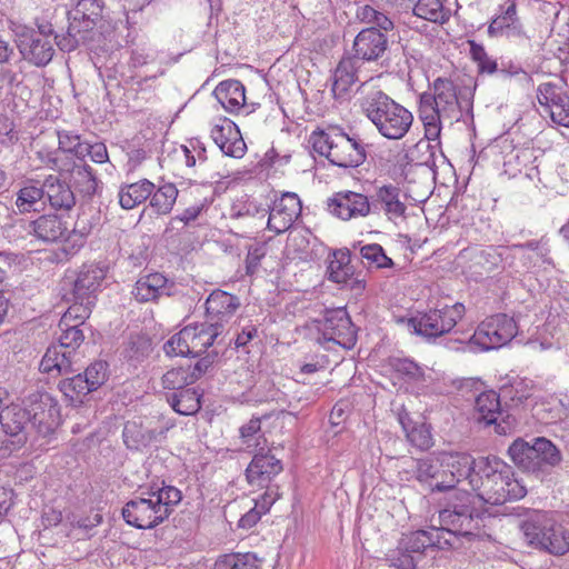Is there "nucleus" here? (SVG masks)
Instances as JSON below:
<instances>
[{
  "label": "nucleus",
  "instance_id": "nucleus-1",
  "mask_svg": "<svg viewBox=\"0 0 569 569\" xmlns=\"http://www.w3.org/2000/svg\"><path fill=\"white\" fill-rule=\"evenodd\" d=\"M477 472L471 479V489L485 505H503L527 493L526 487L515 478L512 467L497 456L480 457Z\"/></svg>",
  "mask_w": 569,
  "mask_h": 569
},
{
  "label": "nucleus",
  "instance_id": "nucleus-2",
  "mask_svg": "<svg viewBox=\"0 0 569 569\" xmlns=\"http://www.w3.org/2000/svg\"><path fill=\"white\" fill-rule=\"evenodd\" d=\"M418 113L428 139L439 138L442 121L450 124L459 121L462 111L455 82L448 78H437L430 91L420 94Z\"/></svg>",
  "mask_w": 569,
  "mask_h": 569
},
{
  "label": "nucleus",
  "instance_id": "nucleus-3",
  "mask_svg": "<svg viewBox=\"0 0 569 569\" xmlns=\"http://www.w3.org/2000/svg\"><path fill=\"white\" fill-rule=\"evenodd\" d=\"M146 495L129 500L122 508L124 521L138 529H152L162 523L182 499L179 489L164 482L161 487L152 483Z\"/></svg>",
  "mask_w": 569,
  "mask_h": 569
},
{
  "label": "nucleus",
  "instance_id": "nucleus-4",
  "mask_svg": "<svg viewBox=\"0 0 569 569\" xmlns=\"http://www.w3.org/2000/svg\"><path fill=\"white\" fill-rule=\"evenodd\" d=\"M490 518L491 515L478 496L458 491L439 512V529L455 536L480 538L486 535V522Z\"/></svg>",
  "mask_w": 569,
  "mask_h": 569
},
{
  "label": "nucleus",
  "instance_id": "nucleus-5",
  "mask_svg": "<svg viewBox=\"0 0 569 569\" xmlns=\"http://www.w3.org/2000/svg\"><path fill=\"white\" fill-rule=\"evenodd\" d=\"M363 114L388 140H400L409 132L413 114L381 89H372L360 99Z\"/></svg>",
  "mask_w": 569,
  "mask_h": 569
},
{
  "label": "nucleus",
  "instance_id": "nucleus-6",
  "mask_svg": "<svg viewBox=\"0 0 569 569\" xmlns=\"http://www.w3.org/2000/svg\"><path fill=\"white\" fill-rule=\"evenodd\" d=\"M356 18L368 28L362 29L352 43V54L361 62H376L381 59L389 46V32L393 31V21L382 11L370 4L358 6Z\"/></svg>",
  "mask_w": 569,
  "mask_h": 569
},
{
  "label": "nucleus",
  "instance_id": "nucleus-7",
  "mask_svg": "<svg viewBox=\"0 0 569 569\" xmlns=\"http://www.w3.org/2000/svg\"><path fill=\"white\" fill-rule=\"evenodd\" d=\"M36 28L18 26L16 43L22 58L36 67H46L54 56L56 33L53 24L43 19L34 20Z\"/></svg>",
  "mask_w": 569,
  "mask_h": 569
},
{
  "label": "nucleus",
  "instance_id": "nucleus-8",
  "mask_svg": "<svg viewBox=\"0 0 569 569\" xmlns=\"http://www.w3.org/2000/svg\"><path fill=\"white\" fill-rule=\"evenodd\" d=\"M527 541L553 556L569 551V531L547 512L536 511L521 525Z\"/></svg>",
  "mask_w": 569,
  "mask_h": 569
},
{
  "label": "nucleus",
  "instance_id": "nucleus-9",
  "mask_svg": "<svg viewBox=\"0 0 569 569\" xmlns=\"http://www.w3.org/2000/svg\"><path fill=\"white\" fill-rule=\"evenodd\" d=\"M465 313L463 303L456 302L452 306L446 305L442 308L430 309L420 317L411 318L409 325L417 335L430 341L451 333Z\"/></svg>",
  "mask_w": 569,
  "mask_h": 569
},
{
  "label": "nucleus",
  "instance_id": "nucleus-10",
  "mask_svg": "<svg viewBox=\"0 0 569 569\" xmlns=\"http://www.w3.org/2000/svg\"><path fill=\"white\" fill-rule=\"evenodd\" d=\"M517 335V323L506 313L493 315L483 320L471 335V343L478 351L498 349L510 342Z\"/></svg>",
  "mask_w": 569,
  "mask_h": 569
},
{
  "label": "nucleus",
  "instance_id": "nucleus-11",
  "mask_svg": "<svg viewBox=\"0 0 569 569\" xmlns=\"http://www.w3.org/2000/svg\"><path fill=\"white\" fill-rule=\"evenodd\" d=\"M14 228H21L27 234H31L36 239L46 243L61 241L66 244L68 222L57 213H44L34 220L19 218L12 223L6 226L7 237L11 236Z\"/></svg>",
  "mask_w": 569,
  "mask_h": 569
},
{
  "label": "nucleus",
  "instance_id": "nucleus-12",
  "mask_svg": "<svg viewBox=\"0 0 569 569\" xmlns=\"http://www.w3.org/2000/svg\"><path fill=\"white\" fill-rule=\"evenodd\" d=\"M319 341L333 342L345 349H351L357 342V329L345 308L327 310L319 322Z\"/></svg>",
  "mask_w": 569,
  "mask_h": 569
},
{
  "label": "nucleus",
  "instance_id": "nucleus-13",
  "mask_svg": "<svg viewBox=\"0 0 569 569\" xmlns=\"http://www.w3.org/2000/svg\"><path fill=\"white\" fill-rule=\"evenodd\" d=\"M107 270L98 264H82L72 276H67L71 284L70 296L76 299L97 300V292L100 291Z\"/></svg>",
  "mask_w": 569,
  "mask_h": 569
},
{
  "label": "nucleus",
  "instance_id": "nucleus-14",
  "mask_svg": "<svg viewBox=\"0 0 569 569\" xmlns=\"http://www.w3.org/2000/svg\"><path fill=\"white\" fill-rule=\"evenodd\" d=\"M171 427L172 425L152 429L144 425L141 417H137L124 423L122 430L123 442L128 449L141 451L152 445L163 442Z\"/></svg>",
  "mask_w": 569,
  "mask_h": 569
},
{
  "label": "nucleus",
  "instance_id": "nucleus-15",
  "mask_svg": "<svg viewBox=\"0 0 569 569\" xmlns=\"http://www.w3.org/2000/svg\"><path fill=\"white\" fill-rule=\"evenodd\" d=\"M365 146L358 136L350 137L338 129L329 161L341 168H356L366 161Z\"/></svg>",
  "mask_w": 569,
  "mask_h": 569
},
{
  "label": "nucleus",
  "instance_id": "nucleus-16",
  "mask_svg": "<svg viewBox=\"0 0 569 569\" xmlns=\"http://www.w3.org/2000/svg\"><path fill=\"white\" fill-rule=\"evenodd\" d=\"M490 37L528 38L518 12V0H508L499 6L498 13L488 27Z\"/></svg>",
  "mask_w": 569,
  "mask_h": 569
},
{
  "label": "nucleus",
  "instance_id": "nucleus-17",
  "mask_svg": "<svg viewBox=\"0 0 569 569\" xmlns=\"http://www.w3.org/2000/svg\"><path fill=\"white\" fill-rule=\"evenodd\" d=\"M174 282L163 273L141 274L132 287L131 295L138 303L158 302L163 296L174 295Z\"/></svg>",
  "mask_w": 569,
  "mask_h": 569
},
{
  "label": "nucleus",
  "instance_id": "nucleus-18",
  "mask_svg": "<svg viewBox=\"0 0 569 569\" xmlns=\"http://www.w3.org/2000/svg\"><path fill=\"white\" fill-rule=\"evenodd\" d=\"M302 204L293 192H286L274 200L268 218V229L280 234L287 231L300 217Z\"/></svg>",
  "mask_w": 569,
  "mask_h": 569
},
{
  "label": "nucleus",
  "instance_id": "nucleus-19",
  "mask_svg": "<svg viewBox=\"0 0 569 569\" xmlns=\"http://www.w3.org/2000/svg\"><path fill=\"white\" fill-rule=\"evenodd\" d=\"M328 211L342 219L366 217L371 213L369 198L362 193L353 191H341L333 194L327 201Z\"/></svg>",
  "mask_w": 569,
  "mask_h": 569
},
{
  "label": "nucleus",
  "instance_id": "nucleus-20",
  "mask_svg": "<svg viewBox=\"0 0 569 569\" xmlns=\"http://www.w3.org/2000/svg\"><path fill=\"white\" fill-rule=\"evenodd\" d=\"M211 138L223 154L232 158H242L247 144L237 124L228 118H219L210 131Z\"/></svg>",
  "mask_w": 569,
  "mask_h": 569
},
{
  "label": "nucleus",
  "instance_id": "nucleus-21",
  "mask_svg": "<svg viewBox=\"0 0 569 569\" xmlns=\"http://www.w3.org/2000/svg\"><path fill=\"white\" fill-rule=\"evenodd\" d=\"M445 469L447 491L452 490L462 480H468L471 487V479L478 475V459L468 453H440Z\"/></svg>",
  "mask_w": 569,
  "mask_h": 569
},
{
  "label": "nucleus",
  "instance_id": "nucleus-22",
  "mask_svg": "<svg viewBox=\"0 0 569 569\" xmlns=\"http://www.w3.org/2000/svg\"><path fill=\"white\" fill-rule=\"evenodd\" d=\"M537 99L555 123L569 128L568 94L562 92L557 86L546 82L538 87Z\"/></svg>",
  "mask_w": 569,
  "mask_h": 569
},
{
  "label": "nucleus",
  "instance_id": "nucleus-23",
  "mask_svg": "<svg viewBox=\"0 0 569 569\" xmlns=\"http://www.w3.org/2000/svg\"><path fill=\"white\" fill-rule=\"evenodd\" d=\"M30 429L39 435L47 436L58 426L59 409L48 395H40L31 399L28 406Z\"/></svg>",
  "mask_w": 569,
  "mask_h": 569
},
{
  "label": "nucleus",
  "instance_id": "nucleus-24",
  "mask_svg": "<svg viewBox=\"0 0 569 569\" xmlns=\"http://www.w3.org/2000/svg\"><path fill=\"white\" fill-rule=\"evenodd\" d=\"M400 197L401 190L395 184H383L377 188L369 199L371 213L382 211L389 220L405 218L407 206Z\"/></svg>",
  "mask_w": 569,
  "mask_h": 569
},
{
  "label": "nucleus",
  "instance_id": "nucleus-25",
  "mask_svg": "<svg viewBox=\"0 0 569 569\" xmlns=\"http://www.w3.org/2000/svg\"><path fill=\"white\" fill-rule=\"evenodd\" d=\"M413 473L417 481L428 487L430 492L447 491L441 455L416 459Z\"/></svg>",
  "mask_w": 569,
  "mask_h": 569
},
{
  "label": "nucleus",
  "instance_id": "nucleus-26",
  "mask_svg": "<svg viewBox=\"0 0 569 569\" xmlns=\"http://www.w3.org/2000/svg\"><path fill=\"white\" fill-rule=\"evenodd\" d=\"M282 470V462L270 452L257 453L246 469V478L249 485L263 488Z\"/></svg>",
  "mask_w": 569,
  "mask_h": 569
},
{
  "label": "nucleus",
  "instance_id": "nucleus-27",
  "mask_svg": "<svg viewBox=\"0 0 569 569\" xmlns=\"http://www.w3.org/2000/svg\"><path fill=\"white\" fill-rule=\"evenodd\" d=\"M69 26L66 34L56 36V44L61 51L70 52L92 40L97 22L68 17Z\"/></svg>",
  "mask_w": 569,
  "mask_h": 569
},
{
  "label": "nucleus",
  "instance_id": "nucleus-28",
  "mask_svg": "<svg viewBox=\"0 0 569 569\" xmlns=\"http://www.w3.org/2000/svg\"><path fill=\"white\" fill-rule=\"evenodd\" d=\"M363 62L353 54H346L339 61L335 73L332 92L336 98H345L352 84L359 80Z\"/></svg>",
  "mask_w": 569,
  "mask_h": 569
},
{
  "label": "nucleus",
  "instance_id": "nucleus-29",
  "mask_svg": "<svg viewBox=\"0 0 569 569\" xmlns=\"http://www.w3.org/2000/svg\"><path fill=\"white\" fill-rule=\"evenodd\" d=\"M44 196L54 210H71L76 196L71 186L58 176L50 174L43 180Z\"/></svg>",
  "mask_w": 569,
  "mask_h": 569
},
{
  "label": "nucleus",
  "instance_id": "nucleus-30",
  "mask_svg": "<svg viewBox=\"0 0 569 569\" xmlns=\"http://www.w3.org/2000/svg\"><path fill=\"white\" fill-rule=\"evenodd\" d=\"M0 423L7 435L18 437V442L26 441V433L30 428L28 407H21L20 405L7 406L0 411Z\"/></svg>",
  "mask_w": 569,
  "mask_h": 569
},
{
  "label": "nucleus",
  "instance_id": "nucleus-31",
  "mask_svg": "<svg viewBox=\"0 0 569 569\" xmlns=\"http://www.w3.org/2000/svg\"><path fill=\"white\" fill-rule=\"evenodd\" d=\"M239 306L238 297L222 290L212 291L206 300V311L210 322L221 325L233 316Z\"/></svg>",
  "mask_w": 569,
  "mask_h": 569
},
{
  "label": "nucleus",
  "instance_id": "nucleus-32",
  "mask_svg": "<svg viewBox=\"0 0 569 569\" xmlns=\"http://www.w3.org/2000/svg\"><path fill=\"white\" fill-rule=\"evenodd\" d=\"M187 329H190L189 348L191 357H200L206 350L213 345L216 339L220 336L223 330V325L219 322H203L188 325Z\"/></svg>",
  "mask_w": 569,
  "mask_h": 569
},
{
  "label": "nucleus",
  "instance_id": "nucleus-33",
  "mask_svg": "<svg viewBox=\"0 0 569 569\" xmlns=\"http://www.w3.org/2000/svg\"><path fill=\"white\" fill-rule=\"evenodd\" d=\"M441 537L442 531L439 528L417 530L402 535L399 540V546H401L405 551L417 557L422 555L428 548H441Z\"/></svg>",
  "mask_w": 569,
  "mask_h": 569
},
{
  "label": "nucleus",
  "instance_id": "nucleus-34",
  "mask_svg": "<svg viewBox=\"0 0 569 569\" xmlns=\"http://www.w3.org/2000/svg\"><path fill=\"white\" fill-rule=\"evenodd\" d=\"M244 86L234 79L220 82L213 90V96L222 108L232 113L246 108Z\"/></svg>",
  "mask_w": 569,
  "mask_h": 569
},
{
  "label": "nucleus",
  "instance_id": "nucleus-35",
  "mask_svg": "<svg viewBox=\"0 0 569 569\" xmlns=\"http://www.w3.org/2000/svg\"><path fill=\"white\" fill-rule=\"evenodd\" d=\"M44 197L43 182L36 179H27L16 192L14 206L22 214L39 211L38 204H44L42 202Z\"/></svg>",
  "mask_w": 569,
  "mask_h": 569
},
{
  "label": "nucleus",
  "instance_id": "nucleus-36",
  "mask_svg": "<svg viewBox=\"0 0 569 569\" xmlns=\"http://www.w3.org/2000/svg\"><path fill=\"white\" fill-rule=\"evenodd\" d=\"M74 355L76 353L72 351L63 349L59 345L50 346L40 362V370L47 373L57 371L58 375L73 372L72 365Z\"/></svg>",
  "mask_w": 569,
  "mask_h": 569
},
{
  "label": "nucleus",
  "instance_id": "nucleus-37",
  "mask_svg": "<svg viewBox=\"0 0 569 569\" xmlns=\"http://www.w3.org/2000/svg\"><path fill=\"white\" fill-rule=\"evenodd\" d=\"M508 453L512 462L521 470L536 475L538 468L536 438L530 443L522 438L516 439L509 447Z\"/></svg>",
  "mask_w": 569,
  "mask_h": 569
},
{
  "label": "nucleus",
  "instance_id": "nucleus-38",
  "mask_svg": "<svg viewBox=\"0 0 569 569\" xmlns=\"http://www.w3.org/2000/svg\"><path fill=\"white\" fill-rule=\"evenodd\" d=\"M154 184L148 179H141L137 182L124 184L119 190V203L130 210L144 202L152 194Z\"/></svg>",
  "mask_w": 569,
  "mask_h": 569
},
{
  "label": "nucleus",
  "instance_id": "nucleus-39",
  "mask_svg": "<svg viewBox=\"0 0 569 569\" xmlns=\"http://www.w3.org/2000/svg\"><path fill=\"white\" fill-rule=\"evenodd\" d=\"M476 419L486 426L496 423L498 416H502L500 395L493 390L481 392L475 402Z\"/></svg>",
  "mask_w": 569,
  "mask_h": 569
},
{
  "label": "nucleus",
  "instance_id": "nucleus-40",
  "mask_svg": "<svg viewBox=\"0 0 569 569\" xmlns=\"http://www.w3.org/2000/svg\"><path fill=\"white\" fill-rule=\"evenodd\" d=\"M166 399L170 407L181 416H192L201 409V395L194 388L167 393Z\"/></svg>",
  "mask_w": 569,
  "mask_h": 569
},
{
  "label": "nucleus",
  "instance_id": "nucleus-41",
  "mask_svg": "<svg viewBox=\"0 0 569 569\" xmlns=\"http://www.w3.org/2000/svg\"><path fill=\"white\" fill-rule=\"evenodd\" d=\"M538 468L536 476L543 475L558 466L562 459L560 450L547 438H536Z\"/></svg>",
  "mask_w": 569,
  "mask_h": 569
},
{
  "label": "nucleus",
  "instance_id": "nucleus-42",
  "mask_svg": "<svg viewBox=\"0 0 569 569\" xmlns=\"http://www.w3.org/2000/svg\"><path fill=\"white\" fill-rule=\"evenodd\" d=\"M70 180L74 189L86 198H91L98 190V179L87 163H76L70 171Z\"/></svg>",
  "mask_w": 569,
  "mask_h": 569
},
{
  "label": "nucleus",
  "instance_id": "nucleus-43",
  "mask_svg": "<svg viewBox=\"0 0 569 569\" xmlns=\"http://www.w3.org/2000/svg\"><path fill=\"white\" fill-rule=\"evenodd\" d=\"M391 370L408 383L426 382V370L416 361L409 358L391 357L389 358Z\"/></svg>",
  "mask_w": 569,
  "mask_h": 569
},
{
  "label": "nucleus",
  "instance_id": "nucleus-44",
  "mask_svg": "<svg viewBox=\"0 0 569 569\" xmlns=\"http://www.w3.org/2000/svg\"><path fill=\"white\" fill-rule=\"evenodd\" d=\"M92 228L93 224L90 219L86 214H79L72 230L68 229V233L66 234L64 251L67 253H76L80 250L84 246Z\"/></svg>",
  "mask_w": 569,
  "mask_h": 569
},
{
  "label": "nucleus",
  "instance_id": "nucleus-45",
  "mask_svg": "<svg viewBox=\"0 0 569 569\" xmlns=\"http://www.w3.org/2000/svg\"><path fill=\"white\" fill-rule=\"evenodd\" d=\"M413 13L435 23H445L450 18V10L445 8L441 0H417Z\"/></svg>",
  "mask_w": 569,
  "mask_h": 569
},
{
  "label": "nucleus",
  "instance_id": "nucleus-46",
  "mask_svg": "<svg viewBox=\"0 0 569 569\" xmlns=\"http://www.w3.org/2000/svg\"><path fill=\"white\" fill-rule=\"evenodd\" d=\"M178 189L173 183H163L157 190L153 189L150 198V207L158 214H168L176 203Z\"/></svg>",
  "mask_w": 569,
  "mask_h": 569
},
{
  "label": "nucleus",
  "instance_id": "nucleus-47",
  "mask_svg": "<svg viewBox=\"0 0 569 569\" xmlns=\"http://www.w3.org/2000/svg\"><path fill=\"white\" fill-rule=\"evenodd\" d=\"M351 271L349 250H336L328 266L329 279L337 283H348Z\"/></svg>",
  "mask_w": 569,
  "mask_h": 569
},
{
  "label": "nucleus",
  "instance_id": "nucleus-48",
  "mask_svg": "<svg viewBox=\"0 0 569 569\" xmlns=\"http://www.w3.org/2000/svg\"><path fill=\"white\" fill-rule=\"evenodd\" d=\"M151 352V340L144 335H130L124 342L122 356L130 361L140 362Z\"/></svg>",
  "mask_w": 569,
  "mask_h": 569
},
{
  "label": "nucleus",
  "instance_id": "nucleus-49",
  "mask_svg": "<svg viewBox=\"0 0 569 569\" xmlns=\"http://www.w3.org/2000/svg\"><path fill=\"white\" fill-rule=\"evenodd\" d=\"M58 387L66 398L78 402H82L81 398L93 391L82 373L74 375L71 378L62 379L59 381Z\"/></svg>",
  "mask_w": 569,
  "mask_h": 569
},
{
  "label": "nucleus",
  "instance_id": "nucleus-50",
  "mask_svg": "<svg viewBox=\"0 0 569 569\" xmlns=\"http://www.w3.org/2000/svg\"><path fill=\"white\" fill-rule=\"evenodd\" d=\"M69 300L72 301V305L61 317L60 320L62 321V325L69 326V323H79V326H82L90 317L96 302L89 299L79 300L72 296Z\"/></svg>",
  "mask_w": 569,
  "mask_h": 569
},
{
  "label": "nucleus",
  "instance_id": "nucleus-51",
  "mask_svg": "<svg viewBox=\"0 0 569 569\" xmlns=\"http://www.w3.org/2000/svg\"><path fill=\"white\" fill-rule=\"evenodd\" d=\"M506 251L503 247H487L473 254V263L483 271L491 272L500 267Z\"/></svg>",
  "mask_w": 569,
  "mask_h": 569
},
{
  "label": "nucleus",
  "instance_id": "nucleus-52",
  "mask_svg": "<svg viewBox=\"0 0 569 569\" xmlns=\"http://www.w3.org/2000/svg\"><path fill=\"white\" fill-rule=\"evenodd\" d=\"M214 569H260L258 559L254 555L229 553L218 558Z\"/></svg>",
  "mask_w": 569,
  "mask_h": 569
},
{
  "label": "nucleus",
  "instance_id": "nucleus-53",
  "mask_svg": "<svg viewBox=\"0 0 569 569\" xmlns=\"http://www.w3.org/2000/svg\"><path fill=\"white\" fill-rule=\"evenodd\" d=\"M339 127H329L326 130H315L309 139L315 152L319 156L326 157L328 160L331 157L335 139Z\"/></svg>",
  "mask_w": 569,
  "mask_h": 569
},
{
  "label": "nucleus",
  "instance_id": "nucleus-54",
  "mask_svg": "<svg viewBox=\"0 0 569 569\" xmlns=\"http://www.w3.org/2000/svg\"><path fill=\"white\" fill-rule=\"evenodd\" d=\"M435 140L436 139H428L425 136V139H421L417 143L411 146V161H413L415 166H425L433 170V168L436 167L437 146L431 144L430 141Z\"/></svg>",
  "mask_w": 569,
  "mask_h": 569
},
{
  "label": "nucleus",
  "instance_id": "nucleus-55",
  "mask_svg": "<svg viewBox=\"0 0 569 569\" xmlns=\"http://www.w3.org/2000/svg\"><path fill=\"white\" fill-rule=\"evenodd\" d=\"M102 0H78L76 7L68 12V17L89 20L99 23L102 19Z\"/></svg>",
  "mask_w": 569,
  "mask_h": 569
},
{
  "label": "nucleus",
  "instance_id": "nucleus-56",
  "mask_svg": "<svg viewBox=\"0 0 569 569\" xmlns=\"http://www.w3.org/2000/svg\"><path fill=\"white\" fill-rule=\"evenodd\" d=\"M161 381L163 388L172 392L186 389L189 385L196 382L190 375V366L188 368L179 367L168 370L162 376Z\"/></svg>",
  "mask_w": 569,
  "mask_h": 569
},
{
  "label": "nucleus",
  "instance_id": "nucleus-57",
  "mask_svg": "<svg viewBox=\"0 0 569 569\" xmlns=\"http://www.w3.org/2000/svg\"><path fill=\"white\" fill-rule=\"evenodd\" d=\"M79 327V323H69V326H63L60 320L59 328L61 330V335L59 337L58 345L74 353L84 340L83 331Z\"/></svg>",
  "mask_w": 569,
  "mask_h": 569
},
{
  "label": "nucleus",
  "instance_id": "nucleus-58",
  "mask_svg": "<svg viewBox=\"0 0 569 569\" xmlns=\"http://www.w3.org/2000/svg\"><path fill=\"white\" fill-rule=\"evenodd\" d=\"M360 254L369 266H375L378 269L393 267L392 259L385 253L383 248L378 243L362 246L360 248Z\"/></svg>",
  "mask_w": 569,
  "mask_h": 569
},
{
  "label": "nucleus",
  "instance_id": "nucleus-59",
  "mask_svg": "<svg viewBox=\"0 0 569 569\" xmlns=\"http://www.w3.org/2000/svg\"><path fill=\"white\" fill-rule=\"evenodd\" d=\"M190 329H187V326L181 329L178 333L173 335L166 343L164 351L168 356H181V357H191V351L189 348V342L191 338H189Z\"/></svg>",
  "mask_w": 569,
  "mask_h": 569
},
{
  "label": "nucleus",
  "instance_id": "nucleus-60",
  "mask_svg": "<svg viewBox=\"0 0 569 569\" xmlns=\"http://www.w3.org/2000/svg\"><path fill=\"white\" fill-rule=\"evenodd\" d=\"M109 365L106 361L98 360L87 367L82 376L88 380L93 391L99 389L108 379Z\"/></svg>",
  "mask_w": 569,
  "mask_h": 569
},
{
  "label": "nucleus",
  "instance_id": "nucleus-61",
  "mask_svg": "<svg viewBox=\"0 0 569 569\" xmlns=\"http://www.w3.org/2000/svg\"><path fill=\"white\" fill-rule=\"evenodd\" d=\"M408 441L420 450H428L432 446L430 428L426 423L413 425L407 430Z\"/></svg>",
  "mask_w": 569,
  "mask_h": 569
},
{
  "label": "nucleus",
  "instance_id": "nucleus-62",
  "mask_svg": "<svg viewBox=\"0 0 569 569\" xmlns=\"http://www.w3.org/2000/svg\"><path fill=\"white\" fill-rule=\"evenodd\" d=\"M470 56L478 64L479 72L481 73H493L497 70L496 60L491 59L482 44L477 43L473 40H469Z\"/></svg>",
  "mask_w": 569,
  "mask_h": 569
},
{
  "label": "nucleus",
  "instance_id": "nucleus-63",
  "mask_svg": "<svg viewBox=\"0 0 569 569\" xmlns=\"http://www.w3.org/2000/svg\"><path fill=\"white\" fill-rule=\"evenodd\" d=\"M59 148L66 152L73 153L83 159L84 144L80 141V136L72 131H58Z\"/></svg>",
  "mask_w": 569,
  "mask_h": 569
},
{
  "label": "nucleus",
  "instance_id": "nucleus-64",
  "mask_svg": "<svg viewBox=\"0 0 569 569\" xmlns=\"http://www.w3.org/2000/svg\"><path fill=\"white\" fill-rule=\"evenodd\" d=\"M387 560L390 563V567L396 569H416L417 558L401 546H397L395 550H390L387 555Z\"/></svg>",
  "mask_w": 569,
  "mask_h": 569
}]
</instances>
